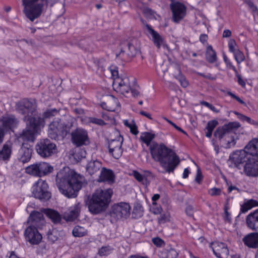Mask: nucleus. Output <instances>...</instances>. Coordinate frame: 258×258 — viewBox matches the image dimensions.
<instances>
[{"label": "nucleus", "instance_id": "1", "mask_svg": "<svg viewBox=\"0 0 258 258\" xmlns=\"http://www.w3.org/2000/svg\"><path fill=\"white\" fill-rule=\"evenodd\" d=\"M230 158L236 167L243 168L247 176H258V139H252L244 150L237 151Z\"/></svg>", "mask_w": 258, "mask_h": 258}, {"label": "nucleus", "instance_id": "2", "mask_svg": "<svg viewBox=\"0 0 258 258\" xmlns=\"http://www.w3.org/2000/svg\"><path fill=\"white\" fill-rule=\"evenodd\" d=\"M55 180L59 191L69 198L76 197L83 185L87 184L84 176L69 168L60 170Z\"/></svg>", "mask_w": 258, "mask_h": 258}, {"label": "nucleus", "instance_id": "3", "mask_svg": "<svg viewBox=\"0 0 258 258\" xmlns=\"http://www.w3.org/2000/svg\"><path fill=\"white\" fill-rule=\"evenodd\" d=\"M149 150L152 159L159 162L161 166L166 168L168 173L173 172L180 162L176 154L163 143L152 142Z\"/></svg>", "mask_w": 258, "mask_h": 258}, {"label": "nucleus", "instance_id": "4", "mask_svg": "<svg viewBox=\"0 0 258 258\" xmlns=\"http://www.w3.org/2000/svg\"><path fill=\"white\" fill-rule=\"evenodd\" d=\"M240 126L239 122L236 121L229 122L228 123L224 124L222 126L217 128L214 133L215 138L221 140L223 138L230 137L231 140H226L227 142V148H230L236 144L234 137L232 135L238 128Z\"/></svg>", "mask_w": 258, "mask_h": 258}, {"label": "nucleus", "instance_id": "5", "mask_svg": "<svg viewBox=\"0 0 258 258\" xmlns=\"http://www.w3.org/2000/svg\"><path fill=\"white\" fill-rule=\"evenodd\" d=\"M109 69L113 79L112 86L114 90L123 95L128 93L130 90L129 78L126 76L119 77L118 68L115 66H111Z\"/></svg>", "mask_w": 258, "mask_h": 258}, {"label": "nucleus", "instance_id": "6", "mask_svg": "<svg viewBox=\"0 0 258 258\" xmlns=\"http://www.w3.org/2000/svg\"><path fill=\"white\" fill-rule=\"evenodd\" d=\"M131 206L128 203L121 202L113 205L108 213L111 223L120 219H126L130 215Z\"/></svg>", "mask_w": 258, "mask_h": 258}, {"label": "nucleus", "instance_id": "7", "mask_svg": "<svg viewBox=\"0 0 258 258\" xmlns=\"http://www.w3.org/2000/svg\"><path fill=\"white\" fill-rule=\"evenodd\" d=\"M35 150L38 155L44 159L52 157L57 152L56 144L47 138L40 139L35 145Z\"/></svg>", "mask_w": 258, "mask_h": 258}, {"label": "nucleus", "instance_id": "8", "mask_svg": "<svg viewBox=\"0 0 258 258\" xmlns=\"http://www.w3.org/2000/svg\"><path fill=\"white\" fill-rule=\"evenodd\" d=\"M48 188V185L46 181L39 179L32 187V194L35 198L45 202L49 200L51 197Z\"/></svg>", "mask_w": 258, "mask_h": 258}, {"label": "nucleus", "instance_id": "9", "mask_svg": "<svg viewBox=\"0 0 258 258\" xmlns=\"http://www.w3.org/2000/svg\"><path fill=\"white\" fill-rule=\"evenodd\" d=\"M53 168L48 163L39 162L31 164L25 168V172L35 177H41L51 172Z\"/></svg>", "mask_w": 258, "mask_h": 258}, {"label": "nucleus", "instance_id": "10", "mask_svg": "<svg viewBox=\"0 0 258 258\" xmlns=\"http://www.w3.org/2000/svg\"><path fill=\"white\" fill-rule=\"evenodd\" d=\"M37 104L35 100L25 98L17 103L16 109L17 112L24 116L25 115H31L36 112Z\"/></svg>", "mask_w": 258, "mask_h": 258}, {"label": "nucleus", "instance_id": "11", "mask_svg": "<svg viewBox=\"0 0 258 258\" xmlns=\"http://www.w3.org/2000/svg\"><path fill=\"white\" fill-rule=\"evenodd\" d=\"M172 12V21L175 23H179L186 16L187 7L179 2H173L170 4Z\"/></svg>", "mask_w": 258, "mask_h": 258}, {"label": "nucleus", "instance_id": "12", "mask_svg": "<svg viewBox=\"0 0 258 258\" xmlns=\"http://www.w3.org/2000/svg\"><path fill=\"white\" fill-rule=\"evenodd\" d=\"M17 119L13 115H5L0 119V145L4 141L6 134L16 123Z\"/></svg>", "mask_w": 258, "mask_h": 258}, {"label": "nucleus", "instance_id": "13", "mask_svg": "<svg viewBox=\"0 0 258 258\" xmlns=\"http://www.w3.org/2000/svg\"><path fill=\"white\" fill-rule=\"evenodd\" d=\"M23 120L27 126L38 132L43 128L45 124V120L42 117L40 113L37 111L31 115H25Z\"/></svg>", "mask_w": 258, "mask_h": 258}, {"label": "nucleus", "instance_id": "14", "mask_svg": "<svg viewBox=\"0 0 258 258\" xmlns=\"http://www.w3.org/2000/svg\"><path fill=\"white\" fill-rule=\"evenodd\" d=\"M72 143L76 147L87 145L89 143V139L86 130L77 128L71 133Z\"/></svg>", "mask_w": 258, "mask_h": 258}, {"label": "nucleus", "instance_id": "15", "mask_svg": "<svg viewBox=\"0 0 258 258\" xmlns=\"http://www.w3.org/2000/svg\"><path fill=\"white\" fill-rule=\"evenodd\" d=\"M22 5L24 7L23 10L24 14L31 21H33L40 16L43 7V4L42 3Z\"/></svg>", "mask_w": 258, "mask_h": 258}, {"label": "nucleus", "instance_id": "16", "mask_svg": "<svg viewBox=\"0 0 258 258\" xmlns=\"http://www.w3.org/2000/svg\"><path fill=\"white\" fill-rule=\"evenodd\" d=\"M86 205L88 207L89 211L94 215H97L104 212L108 206L105 204L95 200L90 196L87 197V200L85 201Z\"/></svg>", "mask_w": 258, "mask_h": 258}, {"label": "nucleus", "instance_id": "17", "mask_svg": "<svg viewBox=\"0 0 258 258\" xmlns=\"http://www.w3.org/2000/svg\"><path fill=\"white\" fill-rule=\"evenodd\" d=\"M39 228L28 226L24 231V236L27 241L32 245H37L42 239V235L38 231Z\"/></svg>", "mask_w": 258, "mask_h": 258}, {"label": "nucleus", "instance_id": "18", "mask_svg": "<svg viewBox=\"0 0 258 258\" xmlns=\"http://www.w3.org/2000/svg\"><path fill=\"white\" fill-rule=\"evenodd\" d=\"M33 150L28 143H23L17 154L18 160L24 163H28L32 158Z\"/></svg>", "mask_w": 258, "mask_h": 258}, {"label": "nucleus", "instance_id": "19", "mask_svg": "<svg viewBox=\"0 0 258 258\" xmlns=\"http://www.w3.org/2000/svg\"><path fill=\"white\" fill-rule=\"evenodd\" d=\"M27 223L29 224V226L42 229L45 224L43 214L38 211H32L27 220Z\"/></svg>", "mask_w": 258, "mask_h": 258}, {"label": "nucleus", "instance_id": "20", "mask_svg": "<svg viewBox=\"0 0 258 258\" xmlns=\"http://www.w3.org/2000/svg\"><path fill=\"white\" fill-rule=\"evenodd\" d=\"M112 194V190L110 188L105 190L99 188L95 190V192L90 197L100 202L102 201L105 205L109 206Z\"/></svg>", "mask_w": 258, "mask_h": 258}, {"label": "nucleus", "instance_id": "21", "mask_svg": "<svg viewBox=\"0 0 258 258\" xmlns=\"http://www.w3.org/2000/svg\"><path fill=\"white\" fill-rule=\"evenodd\" d=\"M213 253L218 258H227L229 254V250L227 245L223 242L214 241L210 246Z\"/></svg>", "mask_w": 258, "mask_h": 258}, {"label": "nucleus", "instance_id": "22", "mask_svg": "<svg viewBox=\"0 0 258 258\" xmlns=\"http://www.w3.org/2000/svg\"><path fill=\"white\" fill-rule=\"evenodd\" d=\"M62 122L59 118H57L52 121L49 125L48 136L49 137L53 140H57L60 134Z\"/></svg>", "mask_w": 258, "mask_h": 258}, {"label": "nucleus", "instance_id": "23", "mask_svg": "<svg viewBox=\"0 0 258 258\" xmlns=\"http://www.w3.org/2000/svg\"><path fill=\"white\" fill-rule=\"evenodd\" d=\"M247 227L253 230H258V209L250 212L246 218Z\"/></svg>", "mask_w": 258, "mask_h": 258}, {"label": "nucleus", "instance_id": "24", "mask_svg": "<svg viewBox=\"0 0 258 258\" xmlns=\"http://www.w3.org/2000/svg\"><path fill=\"white\" fill-rule=\"evenodd\" d=\"M244 245L250 248H258V232H252L246 235L242 239Z\"/></svg>", "mask_w": 258, "mask_h": 258}, {"label": "nucleus", "instance_id": "25", "mask_svg": "<svg viewBox=\"0 0 258 258\" xmlns=\"http://www.w3.org/2000/svg\"><path fill=\"white\" fill-rule=\"evenodd\" d=\"M115 175L111 169L105 167L101 168L100 175L97 181L99 182H107L109 183H112L114 182Z\"/></svg>", "mask_w": 258, "mask_h": 258}, {"label": "nucleus", "instance_id": "26", "mask_svg": "<svg viewBox=\"0 0 258 258\" xmlns=\"http://www.w3.org/2000/svg\"><path fill=\"white\" fill-rule=\"evenodd\" d=\"M38 132L26 126V128L18 134V138L24 141L34 142L35 139V135Z\"/></svg>", "mask_w": 258, "mask_h": 258}, {"label": "nucleus", "instance_id": "27", "mask_svg": "<svg viewBox=\"0 0 258 258\" xmlns=\"http://www.w3.org/2000/svg\"><path fill=\"white\" fill-rule=\"evenodd\" d=\"M145 26L152 36V41L154 45L158 48H160L164 44V40L163 38L157 31L154 30L150 25L146 24Z\"/></svg>", "mask_w": 258, "mask_h": 258}, {"label": "nucleus", "instance_id": "28", "mask_svg": "<svg viewBox=\"0 0 258 258\" xmlns=\"http://www.w3.org/2000/svg\"><path fill=\"white\" fill-rule=\"evenodd\" d=\"M12 143L10 141L6 142L0 150V160L9 161L12 153Z\"/></svg>", "mask_w": 258, "mask_h": 258}, {"label": "nucleus", "instance_id": "29", "mask_svg": "<svg viewBox=\"0 0 258 258\" xmlns=\"http://www.w3.org/2000/svg\"><path fill=\"white\" fill-rule=\"evenodd\" d=\"M44 213L54 224H57L60 222L61 216L56 210L47 209L44 210Z\"/></svg>", "mask_w": 258, "mask_h": 258}, {"label": "nucleus", "instance_id": "30", "mask_svg": "<svg viewBox=\"0 0 258 258\" xmlns=\"http://www.w3.org/2000/svg\"><path fill=\"white\" fill-rule=\"evenodd\" d=\"M101 168H102L101 162L97 160L91 161L86 166V171L92 175L98 172Z\"/></svg>", "mask_w": 258, "mask_h": 258}, {"label": "nucleus", "instance_id": "31", "mask_svg": "<svg viewBox=\"0 0 258 258\" xmlns=\"http://www.w3.org/2000/svg\"><path fill=\"white\" fill-rule=\"evenodd\" d=\"M206 60L210 63H213L217 60V54L211 45H208L205 52Z\"/></svg>", "mask_w": 258, "mask_h": 258}, {"label": "nucleus", "instance_id": "32", "mask_svg": "<svg viewBox=\"0 0 258 258\" xmlns=\"http://www.w3.org/2000/svg\"><path fill=\"white\" fill-rule=\"evenodd\" d=\"M178 255V252L170 246H167L161 251L162 258H177Z\"/></svg>", "mask_w": 258, "mask_h": 258}, {"label": "nucleus", "instance_id": "33", "mask_svg": "<svg viewBox=\"0 0 258 258\" xmlns=\"http://www.w3.org/2000/svg\"><path fill=\"white\" fill-rule=\"evenodd\" d=\"M257 206H258L257 201L253 199H250L247 201L246 202H244L242 205H241L240 213L239 214L238 217L239 216L241 213H245L253 207Z\"/></svg>", "mask_w": 258, "mask_h": 258}, {"label": "nucleus", "instance_id": "34", "mask_svg": "<svg viewBox=\"0 0 258 258\" xmlns=\"http://www.w3.org/2000/svg\"><path fill=\"white\" fill-rule=\"evenodd\" d=\"M155 138V135L150 132H143L141 133L140 140L145 143L147 146L149 147L152 144V141Z\"/></svg>", "mask_w": 258, "mask_h": 258}, {"label": "nucleus", "instance_id": "35", "mask_svg": "<svg viewBox=\"0 0 258 258\" xmlns=\"http://www.w3.org/2000/svg\"><path fill=\"white\" fill-rule=\"evenodd\" d=\"M81 205L80 203L75 204L70 212L68 216V220L73 221L79 216L81 211Z\"/></svg>", "mask_w": 258, "mask_h": 258}, {"label": "nucleus", "instance_id": "36", "mask_svg": "<svg viewBox=\"0 0 258 258\" xmlns=\"http://www.w3.org/2000/svg\"><path fill=\"white\" fill-rule=\"evenodd\" d=\"M133 175L135 178L139 182H141L146 187L149 185L150 181L148 179L147 177L145 175L141 174L138 171L134 170L133 172Z\"/></svg>", "mask_w": 258, "mask_h": 258}, {"label": "nucleus", "instance_id": "37", "mask_svg": "<svg viewBox=\"0 0 258 258\" xmlns=\"http://www.w3.org/2000/svg\"><path fill=\"white\" fill-rule=\"evenodd\" d=\"M143 208L140 204H136L134 205L132 212V217L135 219L141 217L143 215Z\"/></svg>", "mask_w": 258, "mask_h": 258}, {"label": "nucleus", "instance_id": "38", "mask_svg": "<svg viewBox=\"0 0 258 258\" xmlns=\"http://www.w3.org/2000/svg\"><path fill=\"white\" fill-rule=\"evenodd\" d=\"M73 235L75 237H82L87 234V230L84 227L80 226H76L72 231Z\"/></svg>", "mask_w": 258, "mask_h": 258}, {"label": "nucleus", "instance_id": "39", "mask_svg": "<svg viewBox=\"0 0 258 258\" xmlns=\"http://www.w3.org/2000/svg\"><path fill=\"white\" fill-rule=\"evenodd\" d=\"M123 142V138H121L120 136L118 139L111 140L108 142V149L109 150H113L119 147H121Z\"/></svg>", "mask_w": 258, "mask_h": 258}, {"label": "nucleus", "instance_id": "40", "mask_svg": "<svg viewBox=\"0 0 258 258\" xmlns=\"http://www.w3.org/2000/svg\"><path fill=\"white\" fill-rule=\"evenodd\" d=\"M178 74L175 76V78L180 82V85L182 87L185 88L188 85V82L186 80L184 76H183L181 73V71L179 67H178Z\"/></svg>", "mask_w": 258, "mask_h": 258}, {"label": "nucleus", "instance_id": "41", "mask_svg": "<svg viewBox=\"0 0 258 258\" xmlns=\"http://www.w3.org/2000/svg\"><path fill=\"white\" fill-rule=\"evenodd\" d=\"M107 103L110 106L107 107L106 109L109 111H114L117 106L119 105L118 99L113 96L111 99L109 100Z\"/></svg>", "mask_w": 258, "mask_h": 258}, {"label": "nucleus", "instance_id": "42", "mask_svg": "<svg viewBox=\"0 0 258 258\" xmlns=\"http://www.w3.org/2000/svg\"><path fill=\"white\" fill-rule=\"evenodd\" d=\"M126 47L128 49L127 54L130 57H134L140 53L139 50L131 43H127Z\"/></svg>", "mask_w": 258, "mask_h": 258}, {"label": "nucleus", "instance_id": "43", "mask_svg": "<svg viewBox=\"0 0 258 258\" xmlns=\"http://www.w3.org/2000/svg\"><path fill=\"white\" fill-rule=\"evenodd\" d=\"M144 15L148 19H155L156 12L148 7L142 8Z\"/></svg>", "mask_w": 258, "mask_h": 258}, {"label": "nucleus", "instance_id": "44", "mask_svg": "<svg viewBox=\"0 0 258 258\" xmlns=\"http://www.w3.org/2000/svg\"><path fill=\"white\" fill-rule=\"evenodd\" d=\"M59 110L55 108L47 109L44 112L42 116H41L42 117H43L44 120L45 118H50L58 114L59 113Z\"/></svg>", "mask_w": 258, "mask_h": 258}, {"label": "nucleus", "instance_id": "45", "mask_svg": "<svg viewBox=\"0 0 258 258\" xmlns=\"http://www.w3.org/2000/svg\"><path fill=\"white\" fill-rule=\"evenodd\" d=\"M88 122L100 126H103L106 124V123L103 119L94 117H88Z\"/></svg>", "mask_w": 258, "mask_h": 258}, {"label": "nucleus", "instance_id": "46", "mask_svg": "<svg viewBox=\"0 0 258 258\" xmlns=\"http://www.w3.org/2000/svg\"><path fill=\"white\" fill-rule=\"evenodd\" d=\"M122 149L121 147L113 148V150H109V152L115 159H118L122 154Z\"/></svg>", "mask_w": 258, "mask_h": 258}, {"label": "nucleus", "instance_id": "47", "mask_svg": "<svg viewBox=\"0 0 258 258\" xmlns=\"http://www.w3.org/2000/svg\"><path fill=\"white\" fill-rule=\"evenodd\" d=\"M112 249L109 246H102L99 249L98 254L101 256H107L111 253Z\"/></svg>", "mask_w": 258, "mask_h": 258}, {"label": "nucleus", "instance_id": "48", "mask_svg": "<svg viewBox=\"0 0 258 258\" xmlns=\"http://www.w3.org/2000/svg\"><path fill=\"white\" fill-rule=\"evenodd\" d=\"M234 58L238 64H240L245 59V56L243 53L239 49L236 51L234 54Z\"/></svg>", "mask_w": 258, "mask_h": 258}, {"label": "nucleus", "instance_id": "49", "mask_svg": "<svg viewBox=\"0 0 258 258\" xmlns=\"http://www.w3.org/2000/svg\"><path fill=\"white\" fill-rule=\"evenodd\" d=\"M157 220L159 224H164L170 221V215L168 213H161Z\"/></svg>", "mask_w": 258, "mask_h": 258}, {"label": "nucleus", "instance_id": "50", "mask_svg": "<svg viewBox=\"0 0 258 258\" xmlns=\"http://www.w3.org/2000/svg\"><path fill=\"white\" fill-rule=\"evenodd\" d=\"M228 48L229 51L233 54L239 49L234 39H230L228 41Z\"/></svg>", "mask_w": 258, "mask_h": 258}, {"label": "nucleus", "instance_id": "51", "mask_svg": "<svg viewBox=\"0 0 258 258\" xmlns=\"http://www.w3.org/2000/svg\"><path fill=\"white\" fill-rule=\"evenodd\" d=\"M70 126H68L64 123H62L60 130L59 131L60 134L59 136L62 138L65 137L70 132Z\"/></svg>", "mask_w": 258, "mask_h": 258}, {"label": "nucleus", "instance_id": "52", "mask_svg": "<svg viewBox=\"0 0 258 258\" xmlns=\"http://www.w3.org/2000/svg\"><path fill=\"white\" fill-rule=\"evenodd\" d=\"M223 60H224L225 64H226L227 67H228L229 68L232 69L235 73V74H237V70L236 68H235V67L234 66H233L230 60L228 59V58L227 57L225 53H224L223 55Z\"/></svg>", "mask_w": 258, "mask_h": 258}, {"label": "nucleus", "instance_id": "53", "mask_svg": "<svg viewBox=\"0 0 258 258\" xmlns=\"http://www.w3.org/2000/svg\"><path fill=\"white\" fill-rule=\"evenodd\" d=\"M218 124V122L216 120H212L209 121L206 126L207 130L213 131L214 128Z\"/></svg>", "mask_w": 258, "mask_h": 258}, {"label": "nucleus", "instance_id": "54", "mask_svg": "<svg viewBox=\"0 0 258 258\" xmlns=\"http://www.w3.org/2000/svg\"><path fill=\"white\" fill-rule=\"evenodd\" d=\"M164 119L167 122H168L170 124H171L172 126H173L176 130H177L179 132L183 133V134H184L185 135H187V134L186 133V132L185 131L183 130L180 127L176 125L173 121H172L171 120L168 119V118H167L166 117H164Z\"/></svg>", "mask_w": 258, "mask_h": 258}, {"label": "nucleus", "instance_id": "55", "mask_svg": "<svg viewBox=\"0 0 258 258\" xmlns=\"http://www.w3.org/2000/svg\"><path fill=\"white\" fill-rule=\"evenodd\" d=\"M152 242L158 247H161L165 244L164 241L160 238L157 237L152 239Z\"/></svg>", "mask_w": 258, "mask_h": 258}, {"label": "nucleus", "instance_id": "56", "mask_svg": "<svg viewBox=\"0 0 258 258\" xmlns=\"http://www.w3.org/2000/svg\"><path fill=\"white\" fill-rule=\"evenodd\" d=\"M228 206H225L224 207V214L225 216L224 217V220L227 221L229 223L231 222V218L230 214L228 212Z\"/></svg>", "mask_w": 258, "mask_h": 258}, {"label": "nucleus", "instance_id": "57", "mask_svg": "<svg viewBox=\"0 0 258 258\" xmlns=\"http://www.w3.org/2000/svg\"><path fill=\"white\" fill-rule=\"evenodd\" d=\"M209 194L211 196H219L221 194V190L220 188L214 187L210 189Z\"/></svg>", "mask_w": 258, "mask_h": 258}, {"label": "nucleus", "instance_id": "58", "mask_svg": "<svg viewBox=\"0 0 258 258\" xmlns=\"http://www.w3.org/2000/svg\"><path fill=\"white\" fill-rule=\"evenodd\" d=\"M227 94L230 97H231L232 98L235 99L241 104L246 105V103L242 99H241L238 96L233 94L232 92H228Z\"/></svg>", "mask_w": 258, "mask_h": 258}, {"label": "nucleus", "instance_id": "59", "mask_svg": "<svg viewBox=\"0 0 258 258\" xmlns=\"http://www.w3.org/2000/svg\"><path fill=\"white\" fill-rule=\"evenodd\" d=\"M47 238L50 242L54 243L57 240L58 237L56 235H54L52 232H48L47 234Z\"/></svg>", "mask_w": 258, "mask_h": 258}, {"label": "nucleus", "instance_id": "60", "mask_svg": "<svg viewBox=\"0 0 258 258\" xmlns=\"http://www.w3.org/2000/svg\"><path fill=\"white\" fill-rule=\"evenodd\" d=\"M198 75L201 76L204 78L208 79L210 80H215L216 79V77L212 76L211 74L205 75L202 73H197Z\"/></svg>", "mask_w": 258, "mask_h": 258}, {"label": "nucleus", "instance_id": "61", "mask_svg": "<svg viewBox=\"0 0 258 258\" xmlns=\"http://www.w3.org/2000/svg\"><path fill=\"white\" fill-rule=\"evenodd\" d=\"M237 78V82L239 85H240L242 87L245 88L246 86V83L244 80H243L241 76L238 74V73L237 72V74H235Z\"/></svg>", "mask_w": 258, "mask_h": 258}, {"label": "nucleus", "instance_id": "62", "mask_svg": "<svg viewBox=\"0 0 258 258\" xmlns=\"http://www.w3.org/2000/svg\"><path fill=\"white\" fill-rule=\"evenodd\" d=\"M235 114L238 115L239 119H240L241 121H247V122H249V121H250L251 118L248 116H246L244 115L239 113L238 112H235Z\"/></svg>", "mask_w": 258, "mask_h": 258}, {"label": "nucleus", "instance_id": "63", "mask_svg": "<svg viewBox=\"0 0 258 258\" xmlns=\"http://www.w3.org/2000/svg\"><path fill=\"white\" fill-rule=\"evenodd\" d=\"M162 211L161 206H158L156 207H153L152 210V213L155 215L160 214Z\"/></svg>", "mask_w": 258, "mask_h": 258}, {"label": "nucleus", "instance_id": "64", "mask_svg": "<svg viewBox=\"0 0 258 258\" xmlns=\"http://www.w3.org/2000/svg\"><path fill=\"white\" fill-rule=\"evenodd\" d=\"M203 179V175L202 172L200 170H198L197 175L196 176L195 180L198 183H200Z\"/></svg>", "mask_w": 258, "mask_h": 258}]
</instances>
